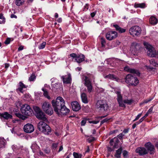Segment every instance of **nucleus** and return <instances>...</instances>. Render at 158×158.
<instances>
[{"mask_svg": "<svg viewBox=\"0 0 158 158\" xmlns=\"http://www.w3.org/2000/svg\"><path fill=\"white\" fill-rule=\"evenodd\" d=\"M52 103L54 111L59 116L66 115L70 111L65 106L64 100L61 97H58L56 101L53 100Z\"/></svg>", "mask_w": 158, "mask_h": 158, "instance_id": "1", "label": "nucleus"}, {"mask_svg": "<svg viewBox=\"0 0 158 158\" xmlns=\"http://www.w3.org/2000/svg\"><path fill=\"white\" fill-rule=\"evenodd\" d=\"M37 127L40 132H43L45 135H49L51 132L50 127L43 121H40L39 123L37 125Z\"/></svg>", "mask_w": 158, "mask_h": 158, "instance_id": "2", "label": "nucleus"}, {"mask_svg": "<svg viewBox=\"0 0 158 158\" xmlns=\"http://www.w3.org/2000/svg\"><path fill=\"white\" fill-rule=\"evenodd\" d=\"M115 92L117 95V100L119 106L125 108L126 107V106L124 103L129 104H130L132 103V101L131 100L125 99L123 101L122 96L121 94L120 91H115Z\"/></svg>", "mask_w": 158, "mask_h": 158, "instance_id": "3", "label": "nucleus"}, {"mask_svg": "<svg viewBox=\"0 0 158 158\" xmlns=\"http://www.w3.org/2000/svg\"><path fill=\"white\" fill-rule=\"evenodd\" d=\"M126 82L130 85L135 86L139 83V81L137 77L132 74L127 75L125 78Z\"/></svg>", "mask_w": 158, "mask_h": 158, "instance_id": "4", "label": "nucleus"}, {"mask_svg": "<svg viewBox=\"0 0 158 158\" xmlns=\"http://www.w3.org/2000/svg\"><path fill=\"white\" fill-rule=\"evenodd\" d=\"M143 44L148 56L151 57H155L157 54L155 48L148 43L144 42Z\"/></svg>", "mask_w": 158, "mask_h": 158, "instance_id": "5", "label": "nucleus"}, {"mask_svg": "<svg viewBox=\"0 0 158 158\" xmlns=\"http://www.w3.org/2000/svg\"><path fill=\"white\" fill-rule=\"evenodd\" d=\"M33 109L35 113V116L38 119L44 121H47L45 114L39 107L34 106L33 107Z\"/></svg>", "mask_w": 158, "mask_h": 158, "instance_id": "6", "label": "nucleus"}, {"mask_svg": "<svg viewBox=\"0 0 158 158\" xmlns=\"http://www.w3.org/2000/svg\"><path fill=\"white\" fill-rule=\"evenodd\" d=\"M42 108L48 114L51 115L53 113V110L50 103L47 102H43L42 105Z\"/></svg>", "mask_w": 158, "mask_h": 158, "instance_id": "7", "label": "nucleus"}, {"mask_svg": "<svg viewBox=\"0 0 158 158\" xmlns=\"http://www.w3.org/2000/svg\"><path fill=\"white\" fill-rule=\"evenodd\" d=\"M21 111L24 115L28 116L32 115L33 111L30 106L27 104L23 105L21 108Z\"/></svg>", "mask_w": 158, "mask_h": 158, "instance_id": "8", "label": "nucleus"}, {"mask_svg": "<svg viewBox=\"0 0 158 158\" xmlns=\"http://www.w3.org/2000/svg\"><path fill=\"white\" fill-rule=\"evenodd\" d=\"M141 31V28L137 26L131 27L129 30V33L133 36H138L140 35Z\"/></svg>", "mask_w": 158, "mask_h": 158, "instance_id": "9", "label": "nucleus"}, {"mask_svg": "<svg viewBox=\"0 0 158 158\" xmlns=\"http://www.w3.org/2000/svg\"><path fill=\"white\" fill-rule=\"evenodd\" d=\"M96 107L100 110L103 111L106 110L108 109L107 104L101 100L98 101L96 103Z\"/></svg>", "mask_w": 158, "mask_h": 158, "instance_id": "10", "label": "nucleus"}, {"mask_svg": "<svg viewBox=\"0 0 158 158\" xmlns=\"http://www.w3.org/2000/svg\"><path fill=\"white\" fill-rule=\"evenodd\" d=\"M84 81V84L87 87L88 92L89 93H91L92 92L93 89V86L91 81H90L89 79L87 76L85 77Z\"/></svg>", "mask_w": 158, "mask_h": 158, "instance_id": "11", "label": "nucleus"}, {"mask_svg": "<svg viewBox=\"0 0 158 158\" xmlns=\"http://www.w3.org/2000/svg\"><path fill=\"white\" fill-rule=\"evenodd\" d=\"M117 36V33L115 31H110L107 32L106 35V38L109 40H111Z\"/></svg>", "mask_w": 158, "mask_h": 158, "instance_id": "12", "label": "nucleus"}, {"mask_svg": "<svg viewBox=\"0 0 158 158\" xmlns=\"http://www.w3.org/2000/svg\"><path fill=\"white\" fill-rule=\"evenodd\" d=\"M34 130V127L31 124L27 123L24 126L23 130L27 133H31L33 132Z\"/></svg>", "mask_w": 158, "mask_h": 158, "instance_id": "13", "label": "nucleus"}, {"mask_svg": "<svg viewBox=\"0 0 158 158\" xmlns=\"http://www.w3.org/2000/svg\"><path fill=\"white\" fill-rule=\"evenodd\" d=\"M139 48L140 46L138 44L136 43H133L131 48V53L134 55H135Z\"/></svg>", "mask_w": 158, "mask_h": 158, "instance_id": "14", "label": "nucleus"}, {"mask_svg": "<svg viewBox=\"0 0 158 158\" xmlns=\"http://www.w3.org/2000/svg\"><path fill=\"white\" fill-rule=\"evenodd\" d=\"M73 110L75 111H77L81 109V106L77 101H73L71 103Z\"/></svg>", "mask_w": 158, "mask_h": 158, "instance_id": "15", "label": "nucleus"}, {"mask_svg": "<svg viewBox=\"0 0 158 158\" xmlns=\"http://www.w3.org/2000/svg\"><path fill=\"white\" fill-rule=\"evenodd\" d=\"M146 148L150 151V154H152L154 152L155 148L154 146L149 142L145 144Z\"/></svg>", "mask_w": 158, "mask_h": 158, "instance_id": "16", "label": "nucleus"}, {"mask_svg": "<svg viewBox=\"0 0 158 158\" xmlns=\"http://www.w3.org/2000/svg\"><path fill=\"white\" fill-rule=\"evenodd\" d=\"M64 83L68 84L70 83L71 78L70 74H68L65 76H63L61 77Z\"/></svg>", "mask_w": 158, "mask_h": 158, "instance_id": "17", "label": "nucleus"}, {"mask_svg": "<svg viewBox=\"0 0 158 158\" xmlns=\"http://www.w3.org/2000/svg\"><path fill=\"white\" fill-rule=\"evenodd\" d=\"M12 118V115L7 112H6L2 113H0V118L1 119L3 118L5 119L8 120Z\"/></svg>", "mask_w": 158, "mask_h": 158, "instance_id": "18", "label": "nucleus"}, {"mask_svg": "<svg viewBox=\"0 0 158 158\" xmlns=\"http://www.w3.org/2000/svg\"><path fill=\"white\" fill-rule=\"evenodd\" d=\"M124 70L130 73L134 74H136L137 75H139V73L138 71L134 69L130 68L128 66H126L124 67Z\"/></svg>", "mask_w": 158, "mask_h": 158, "instance_id": "19", "label": "nucleus"}, {"mask_svg": "<svg viewBox=\"0 0 158 158\" xmlns=\"http://www.w3.org/2000/svg\"><path fill=\"white\" fill-rule=\"evenodd\" d=\"M62 86V85L61 83H56L52 85V90L53 91L56 92L58 91Z\"/></svg>", "mask_w": 158, "mask_h": 158, "instance_id": "20", "label": "nucleus"}, {"mask_svg": "<svg viewBox=\"0 0 158 158\" xmlns=\"http://www.w3.org/2000/svg\"><path fill=\"white\" fill-rule=\"evenodd\" d=\"M136 151L140 155L146 154L148 153L147 150L144 148L140 147L136 149Z\"/></svg>", "mask_w": 158, "mask_h": 158, "instance_id": "21", "label": "nucleus"}, {"mask_svg": "<svg viewBox=\"0 0 158 158\" xmlns=\"http://www.w3.org/2000/svg\"><path fill=\"white\" fill-rule=\"evenodd\" d=\"M119 141L118 138L116 137H114L113 139L110 140V144L112 146L113 144V143H114V148H116V146L118 145V144L119 142Z\"/></svg>", "mask_w": 158, "mask_h": 158, "instance_id": "22", "label": "nucleus"}, {"mask_svg": "<svg viewBox=\"0 0 158 158\" xmlns=\"http://www.w3.org/2000/svg\"><path fill=\"white\" fill-rule=\"evenodd\" d=\"M85 56L84 55L81 54L77 55L75 60L78 63H80L85 60Z\"/></svg>", "mask_w": 158, "mask_h": 158, "instance_id": "23", "label": "nucleus"}, {"mask_svg": "<svg viewBox=\"0 0 158 158\" xmlns=\"http://www.w3.org/2000/svg\"><path fill=\"white\" fill-rule=\"evenodd\" d=\"M26 86L22 81H20L19 83L18 87L17 89V90L21 93H23V89L24 88H26Z\"/></svg>", "mask_w": 158, "mask_h": 158, "instance_id": "24", "label": "nucleus"}, {"mask_svg": "<svg viewBox=\"0 0 158 158\" xmlns=\"http://www.w3.org/2000/svg\"><path fill=\"white\" fill-rule=\"evenodd\" d=\"M150 23L152 25H155L158 23L157 19L155 16H151L149 19Z\"/></svg>", "mask_w": 158, "mask_h": 158, "instance_id": "25", "label": "nucleus"}, {"mask_svg": "<svg viewBox=\"0 0 158 158\" xmlns=\"http://www.w3.org/2000/svg\"><path fill=\"white\" fill-rule=\"evenodd\" d=\"M110 79L116 81L118 82L120 81V80L116 76L113 74H109L106 77Z\"/></svg>", "mask_w": 158, "mask_h": 158, "instance_id": "26", "label": "nucleus"}, {"mask_svg": "<svg viewBox=\"0 0 158 158\" xmlns=\"http://www.w3.org/2000/svg\"><path fill=\"white\" fill-rule=\"evenodd\" d=\"M81 97L82 101L84 103H88V102L87 99V97L86 94L85 93H83L81 94Z\"/></svg>", "mask_w": 158, "mask_h": 158, "instance_id": "27", "label": "nucleus"}, {"mask_svg": "<svg viewBox=\"0 0 158 158\" xmlns=\"http://www.w3.org/2000/svg\"><path fill=\"white\" fill-rule=\"evenodd\" d=\"M113 26L115 28L117 31H118L120 33L124 32L126 31L125 29L121 28L117 25H114Z\"/></svg>", "mask_w": 158, "mask_h": 158, "instance_id": "28", "label": "nucleus"}, {"mask_svg": "<svg viewBox=\"0 0 158 158\" xmlns=\"http://www.w3.org/2000/svg\"><path fill=\"white\" fill-rule=\"evenodd\" d=\"M146 6V4L144 3H135L134 5V7L136 8L139 7L141 8H144Z\"/></svg>", "mask_w": 158, "mask_h": 158, "instance_id": "29", "label": "nucleus"}, {"mask_svg": "<svg viewBox=\"0 0 158 158\" xmlns=\"http://www.w3.org/2000/svg\"><path fill=\"white\" fill-rule=\"evenodd\" d=\"M122 151V148H120L116 151V153L115 156L117 158H119L120 157V155L121 154Z\"/></svg>", "mask_w": 158, "mask_h": 158, "instance_id": "30", "label": "nucleus"}, {"mask_svg": "<svg viewBox=\"0 0 158 158\" xmlns=\"http://www.w3.org/2000/svg\"><path fill=\"white\" fill-rule=\"evenodd\" d=\"M42 90L44 92L43 94L44 96L48 99H49L50 98L48 95V92L47 90L44 88H42Z\"/></svg>", "mask_w": 158, "mask_h": 158, "instance_id": "31", "label": "nucleus"}, {"mask_svg": "<svg viewBox=\"0 0 158 158\" xmlns=\"http://www.w3.org/2000/svg\"><path fill=\"white\" fill-rule=\"evenodd\" d=\"M5 140L3 138H0V148L4 147L5 145Z\"/></svg>", "mask_w": 158, "mask_h": 158, "instance_id": "32", "label": "nucleus"}, {"mask_svg": "<svg viewBox=\"0 0 158 158\" xmlns=\"http://www.w3.org/2000/svg\"><path fill=\"white\" fill-rule=\"evenodd\" d=\"M24 2V0H16L15 3L17 6H19L22 5Z\"/></svg>", "mask_w": 158, "mask_h": 158, "instance_id": "33", "label": "nucleus"}, {"mask_svg": "<svg viewBox=\"0 0 158 158\" xmlns=\"http://www.w3.org/2000/svg\"><path fill=\"white\" fill-rule=\"evenodd\" d=\"M0 19L1 20H0V24L4 23L5 22V19L3 15L2 14H0Z\"/></svg>", "mask_w": 158, "mask_h": 158, "instance_id": "34", "label": "nucleus"}, {"mask_svg": "<svg viewBox=\"0 0 158 158\" xmlns=\"http://www.w3.org/2000/svg\"><path fill=\"white\" fill-rule=\"evenodd\" d=\"M15 115L16 116L19 118L22 119L23 120H24L25 119L26 117L23 115H22L19 113H16Z\"/></svg>", "mask_w": 158, "mask_h": 158, "instance_id": "35", "label": "nucleus"}, {"mask_svg": "<svg viewBox=\"0 0 158 158\" xmlns=\"http://www.w3.org/2000/svg\"><path fill=\"white\" fill-rule=\"evenodd\" d=\"M73 156L74 158H81L82 155L81 154H78L74 152L73 153Z\"/></svg>", "mask_w": 158, "mask_h": 158, "instance_id": "36", "label": "nucleus"}, {"mask_svg": "<svg viewBox=\"0 0 158 158\" xmlns=\"http://www.w3.org/2000/svg\"><path fill=\"white\" fill-rule=\"evenodd\" d=\"M36 78V76L34 73H32L29 78V81H34Z\"/></svg>", "mask_w": 158, "mask_h": 158, "instance_id": "37", "label": "nucleus"}, {"mask_svg": "<svg viewBox=\"0 0 158 158\" xmlns=\"http://www.w3.org/2000/svg\"><path fill=\"white\" fill-rule=\"evenodd\" d=\"M149 61L150 64L153 66H156V65H158V64L156 63V61L153 59H151L149 60Z\"/></svg>", "mask_w": 158, "mask_h": 158, "instance_id": "38", "label": "nucleus"}, {"mask_svg": "<svg viewBox=\"0 0 158 158\" xmlns=\"http://www.w3.org/2000/svg\"><path fill=\"white\" fill-rule=\"evenodd\" d=\"M101 42L102 47H104L106 43L105 39L103 38H101Z\"/></svg>", "mask_w": 158, "mask_h": 158, "instance_id": "39", "label": "nucleus"}, {"mask_svg": "<svg viewBox=\"0 0 158 158\" xmlns=\"http://www.w3.org/2000/svg\"><path fill=\"white\" fill-rule=\"evenodd\" d=\"M46 42H43L39 47V49H42L44 48L46 45Z\"/></svg>", "mask_w": 158, "mask_h": 158, "instance_id": "40", "label": "nucleus"}, {"mask_svg": "<svg viewBox=\"0 0 158 158\" xmlns=\"http://www.w3.org/2000/svg\"><path fill=\"white\" fill-rule=\"evenodd\" d=\"M124 136V134L123 133H121L119 135H118L117 137L120 139H122L123 137Z\"/></svg>", "mask_w": 158, "mask_h": 158, "instance_id": "41", "label": "nucleus"}, {"mask_svg": "<svg viewBox=\"0 0 158 158\" xmlns=\"http://www.w3.org/2000/svg\"><path fill=\"white\" fill-rule=\"evenodd\" d=\"M10 38H8L6 39V40L5 41V42H4V43L6 44H8L10 43Z\"/></svg>", "mask_w": 158, "mask_h": 158, "instance_id": "42", "label": "nucleus"}, {"mask_svg": "<svg viewBox=\"0 0 158 158\" xmlns=\"http://www.w3.org/2000/svg\"><path fill=\"white\" fill-rule=\"evenodd\" d=\"M142 115V113H140V114H138L137 115V116L136 117L135 119L133 120V121L135 122V121L137 120H138L140 118V117Z\"/></svg>", "mask_w": 158, "mask_h": 158, "instance_id": "43", "label": "nucleus"}, {"mask_svg": "<svg viewBox=\"0 0 158 158\" xmlns=\"http://www.w3.org/2000/svg\"><path fill=\"white\" fill-rule=\"evenodd\" d=\"M70 56L73 58H76L77 55L75 53H73L70 54Z\"/></svg>", "mask_w": 158, "mask_h": 158, "instance_id": "44", "label": "nucleus"}, {"mask_svg": "<svg viewBox=\"0 0 158 158\" xmlns=\"http://www.w3.org/2000/svg\"><path fill=\"white\" fill-rule=\"evenodd\" d=\"M148 116V114H146L142 118L139 119L140 122H142Z\"/></svg>", "mask_w": 158, "mask_h": 158, "instance_id": "45", "label": "nucleus"}, {"mask_svg": "<svg viewBox=\"0 0 158 158\" xmlns=\"http://www.w3.org/2000/svg\"><path fill=\"white\" fill-rule=\"evenodd\" d=\"M88 139L89 142H91L94 140L95 138L94 137H90Z\"/></svg>", "mask_w": 158, "mask_h": 158, "instance_id": "46", "label": "nucleus"}, {"mask_svg": "<svg viewBox=\"0 0 158 158\" xmlns=\"http://www.w3.org/2000/svg\"><path fill=\"white\" fill-rule=\"evenodd\" d=\"M99 122V121H89V123H93V124H96L97 123H98Z\"/></svg>", "mask_w": 158, "mask_h": 158, "instance_id": "47", "label": "nucleus"}, {"mask_svg": "<svg viewBox=\"0 0 158 158\" xmlns=\"http://www.w3.org/2000/svg\"><path fill=\"white\" fill-rule=\"evenodd\" d=\"M57 145H58V143H54L53 144L52 146L54 150L56 149L57 147Z\"/></svg>", "mask_w": 158, "mask_h": 158, "instance_id": "48", "label": "nucleus"}, {"mask_svg": "<svg viewBox=\"0 0 158 158\" xmlns=\"http://www.w3.org/2000/svg\"><path fill=\"white\" fill-rule=\"evenodd\" d=\"M86 123V120L85 119L82 120L81 122V126H84Z\"/></svg>", "mask_w": 158, "mask_h": 158, "instance_id": "49", "label": "nucleus"}, {"mask_svg": "<svg viewBox=\"0 0 158 158\" xmlns=\"http://www.w3.org/2000/svg\"><path fill=\"white\" fill-rule=\"evenodd\" d=\"M152 110H153L152 108V107L151 108L148 110V111L147 113L146 114H148V115L149 114H150L151 113H152Z\"/></svg>", "mask_w": 158, "mask_h": 158, "instance_id": "50", "label": "nucleus"}, {"mask_svg": "<svg viewBox=\"0 0 158 158\" xmlns=\"http://www.w3.org/2000/svg\"><path fill=\"white\" fill-rule=\"evenodd\" d=\"M97 11H95L94 12L91 13L90 15L92 17H94Z\"/></svg>", "mask_w": 158, "mask_h": 158, "instance_id": "51", "label": "nucleus"}, {"mask_svg": "<svg viewBox=\"0 0 158 158\" xmlns=\"http://www.w3.org/2000/svg\"><path fill=\"white\" fill-rule=\"evenodd\" d=\"M89 8V5L88 4H86L83 8V10H87Z\"/></svg>", "mask_w": 158, "mask_h": 158, "instance_id": "52", "label": "nucleus"}, {"mask_svg": "<svg viewBox=\"0 0 158 158\" xmlns=\"http://www.w3.org/2000/svg\"><path fill=\"white\" fill-rule=\"evenodd\" d=\"M127 151H123V155L124 157H125L127 155Z\"/></svg>", "mask_w": 158, "mask_h": 158, "instance_id": "53", "label": "nucleus"}, {"mask_svg": "<svg viewBox=\"0 0 158 158\" xmlns=\"http://www.w3.org/2000/svg\"><path fill=\"white\" fill-rule=\"evenodd\" d=\"M128 130L127 129H124L123 131V132L122 133H123V134L125 135V134L127 133H128Z\"/></svg>", "mask_w": 158, "mask_h": 158, "instance_id": "54", "label": "nucleus"}, {"mask_svg": "<svg viewBox=\"0 0 158 158\" xmlns=\"http://www.w3.org/2000/svg\"><path fill=\"white\" fill-rule=\"evenodd\" d=\"M10 17L11 18H15L16 19L17 18V16L13 14H12L10 15Z\"/></svg>", "mask_w": 158, "mask_h": 158, "instance_id": "55", "label": "nucleus"}, {"mask_svg": "<svg viewBox=\"0 0 158 158\" xmlns=\"http://www.w3.org/2000/svg\"><path fill=\"white\" fill-rule=\"evenodd\" d=\"M152 99H149L148 100L146 99L144 101L143 103H146L152 100Z\"/></svg>", "mask_w": 158, "mask_h": 158, "instance_id": "56", "label": "nucleus"}, {"mask_svg": "<svg viewBox=\"0 0 158 158\" xmlns=\"http://www.w3.org/2000/svg\"><path fill=\"white\" fill-rule=\"evenodd\" d=\"M23 46H20L19 48H18V50L19 51H21L23 50Z\"/></svg>", "mask_w": 158, "mask_h": 158, "instance_id": "57", "label": "nucleus"}, {"mask_svg": "<svg viewBox=\"0 0 158 158\" xmlns=\"http://www.w3.org/2000/svg\"><path fill=\"white\" fill-rule=\"evenodd\" d=\"M110 119V118H106L103 119L102 120L104 122V123H105L107 122Z\"/></svg>", "mask_w": 158, "mask_h": 158, "instance_id": "58", "label": "nucleus"}, {"mask_svg": "<svg viewBox=\"0 0 158 158\" xmlns=\"http://www.w3.org/2000/svg\"><path fill=\"white\" fill-rule=\"evenodd\" d=\"M108 151L110 152H111L113 150V149L110 147L107 148Z\"/></svg>", "mask_w": 158, "mask_h": 158, "instance_id": "59", "label": "nucleus"}, {"mask_svg": "<svg viewBox=\"0 0 158 158\" xmlns=\"http://www.w3.org/2000/svg\"><path fill=\"white\" fill-rule=\"evenodd\" d=\"M57 21L59 23L61 22L62 21V19L61 18H59Z\"/></svg>", "mask_w": 158, "mask_h": 158, "instance_id": "60", "label": "nucleus"}, {"mask_svg": "<svg viewBox=\"0 0 158 158\" xmlns=\"http://www.w3.org/2000/svg\"><path fill=\"white\" fill-rule=\"evenodd\" d=\"M63 149V147L62 146H60V148L59 150V152H60Z\"/></svg>", "mask_w": 158, "mask_h": 158, "instance_id": "61", "label": "nucleus"}, {"mask_svg": "<svg viewBox=\"0 0 158 158\" xmlns=\"http://www.w3.org/2000/svg\"><path fill=\"white\" fill-rule=\"evenodd\" d=\"M136 124L134 123L133 125L132 126V128L133 129H134L136 127Z\"/></svg>", "mask_w": 158, "mask_h": 158, "instance_id": "62", "label": "nucleus"}, {"mask_svg": "<svg viewBox=\"0 0 158 158\" xmlns=\"http://www.w3.org/2000/svg\"><path fill=\"white\" fill-rule=\"evenodd\" d=\"M142 122H140V120H139V121L138 122H136L135 123V124H136V125L137 126V125H138L140 123H141Z\"/></svg>", "mask_w": 158, "mask_h": 158, "instance_id": "63", "label": "nucleus"}, {"mask_svg": "<svg viewBox=\"0 0 158 158\" xmlns=\"http://www.w3.org/2000/svg\"><path fill=\"white\" fill-rule=\"evenodd\" d=\"M58 16V14L57 13H56L55 15V17L56 18H57Z\"/></svg>", "mask_w": 158, "mask_h": 158, "instance_id": "64", "label": "nucleus"}]
</instances>
